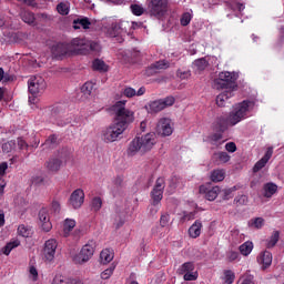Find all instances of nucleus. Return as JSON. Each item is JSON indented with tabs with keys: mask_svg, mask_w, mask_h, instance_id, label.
<instances>
[{
	"mask_svg": "<svg viewBox=\"0 0 284 284\" xmlns=\"http://www.w3.org/2000/svg\"><path fill=\"white\" fill-rule=\"evenodd\" d=\"M112 110L115 114V121L102 131V141L104 143H115L123 139V133L128 125L134 121V112L125 109V101H118Z\"/></svg>",
	"mask_w": 284,
	"mask_h": 284,
	"instance_id": "obj_1",
	"label": "nucleus"
},
{
	"mask_svg": "<svg viewBox=\"0 0 284 284\" xmlns=\"http://www.w3.org/2000/svg\"><path fill=\"white\" fill-rule=\"evenodd\" d=\"M254 108V102L244 100L241 103L234 105L232 112L227 116H220L217 123L222 130H225L230 126H234L237 123H241L243 119H247V113L250 109Z\"/></svg>",
	"mask_w": 284,
	"mask_h": 284,
	"instance_id": "obj_2",
	"label": "nucleus"
},
{
	"mask_svg": "<svg viewBox=\"0 0 284 284\" xmlns=\"http://www.w3.org/2000/svg\"><path fill=\"white\" fill-rule=\"evenodd\" d=\"M239 79V73L222 71L219 73L217 78L213 80L212 88L214 90H236V80Z\"/></svg>",
	"mask_w": 284,
	"mask_h": 284,
	"instance_id": "obj_3",
	"label": "nucleus"
},
{
	"mask_svg": "<svg viewBox=\"0 0 284 284\" xmlns=\"http://www.w3.org/2000/svg\"><path fill=\"white\" fill-rule=\"evenodd\" d=\"M138 22H128V21H120L119 23L114 21V19H109L108 22L103 27V32L108 37H119V34H123V32H128V28H132L136 30L139 28Z\"/></svg>",
	"mask_w": 284,
	"mask_h": 284,
	"instance_id": "obj_4",
	"label": "nucleus"
},
{
	"mask_svg": "<svg viewBox=\"0 0 284 284\" xmlns=\"http://www.w3.org/2000/svg\"><path fill=\"white\" fill-rule=\"evenodd\" d=\"M94 250H97V242L89 241L82 246L80 253L73 257L74 263L82 265V263H88L92 256H94Z\"/></svg>",
	"mask_w": 284,
	"mask_h": 284,
	"instance_id": "obj_5",
	"label": "nucleus"
},
{
	"mask_svg": "<svg viewBox=\"0 0 284 284\" xmlns=\"http://www.w3.org/2000/svg\"><path fill=\"white\" fill-rule=\"evenodd\" d=\"M28 88L30 94H42V92H45L48 84L45 83V79H43V77L33 75L28 81Z\"/></svg>",
	"mask_w": 284,
	"mask_h": 284,
	"instance_id": "obj_6",
	"label": "nucleus"
},
{
	"mask_svg": "<svg viewBox=\"0 0 284 284\" xmlns=\"http://www.w3.org/2000/svg\"><path fill=\"white\" fill-rule=\"evenodd\" d=\"M149 11L156 19L165 17V12H168V0H150Z\"/></svg>",
	"mask_w": 284,
	"mask_h": 284,
	"instance_id": "obj_7",
	"label": "nucleus"
},
{
	"mask_svg": "<svg viewBox=\"0 0 284 284\" xmlns=\"http://www.w3.org/2000/svg\"><path fill=\"white\" fill-rule=\"evenodd\" d=\"M155 132L160 136H172L174 132V122L169 118H161L158 121Z\"/></svg>",
	"mask_w": 284,
	"mask_h": 284,
	"instance_id": "obj_8",
	"label": "nucleus"
},
{
	"mask_svg": "<svg viewBox=\"0 0 284 284\" xmlns=\"http://www.w3.org/2000/svg\"><path fill=\"white\" fill-rule=\"evenodd\" d=\"M178 274L184 275V281H196L199 278V272L194 267V263L185 262L178 268Z\"/></svg>",
	"mask_w": 284,
	"mask_h": 284,
	"instance_id": "obj_9",
	"label": "nucleus"
},
{
	"mask_svg": "<svg viewBox=\"0 0 284 284\" xmlns=\"http://www.w3.org/2000/svg\"><path fill=\"white\" fill-rule=\"evenodd\" d=\"M57 247H59V243H57V240L50 239L45 241L44 247H43L44 261H48V263H52V261H54V256L57 254Z\"/></svg>",
	"mask_w": 284,
	"mask_h": 284,
	"instance_id": "obj_10",
	"label": "nucleus"
},
{
	"mask_svg": "<svg viewBox=\"0 0 284 284\" xmlns=\"http://www.w3.org/2000/svg\"><path fill=\"white\" fill-rule=\"evenodd\" d=\"M163 190H165V179L159 178L151 192L154 205H156V203H161V201L163 200Z\"/></svg>",
	"mask_w": 284,
	"mask_h": 284,
	"instance_id": "obj_11",
	"label": "nucleus"
},
{
	"mask_svg": "<svg viewBox=\"0 0 284 284\" xmlns=\"http://www.w3.org/2000/svg\"><path fill=\"white\" fill-rule=\"evenodd\" d=\"M85 201V193L81 189L74 190L69 199V205L73 207V210H79L83 205Z\"/></svg>",
	"mask_w": 284,
	"mask_h": 284,
	"instance_id": "obj_12",
	"label": "nucleus"
},
{
	"mask_svg": "<svg viewBox=\"0 0 284 284\" xmlns=\"http://www.w3.org/2000/svg\"><path fill=\"white\" fill-rule=\"evenodd\" d=\"M140 144L142 146V153L150 152L156 145V133H148L140 138Z\"/></svg>",
	"mask_w": 284,
	"mask_h": 284,
	"instance_id": "obj_13",
	"label": "nucleus"
},
{
	"mask_svg": "<svg viewBox=\"0 0 284 284\" xmlns=\"http://www.w3.org/2000/svg\"><path fill=\"white\" fill-rule=\"evenodd\" d=\"M200 192L201 194H205V199L207 201H216V197L219 196V194H221V187L219 186L207 187L205 185H201Z\"/></svg>",
	"mask_w": 284,
	"mask_h": 284,
	"instance_id": "obj_14",
	"label": "nucleus"
},
{
	"mask_svg": "<svg viewBox=\"0 0 284 284\" xmlns=\"http://www.w3.org/2000/svg\"><path fill=\"white\" fill-rule=\"evenodd\" d=\"M39 221L43 232H50V230H52V222H50V214H48V210H40Z\"/></svg>",
	"mask_w": 284,
	"mask_h": 284,
	"instance_id": "obj_15",
	"label": "nucleus"
},
{
	"mask_svg": "<svg viewBox=\"0 0 284 284\" xmlns=\"http://www.w3.org/2000/svg\"><path fill=\"white\" fill-rule=\"evenodd\" d=\"M51 52L55 59H59V57H65V54H70V44L68 43H58L52 47Z\"/></svg>",
	"mask_w": 284,
	"mask_h": 284,
	"instance_id": "obj_16",
	"label": "nucleus"
},
{
	"mask_svg": "<svg viewBox=\"0 0 284 284\" xmlns=\"http://www.w3.org/2000/svg\"><path fill=\"white\" fill-rule=\"evenodd\" d=\"M99 50H101V44H99V42L84 39V45L80 48L79 54H88V52H99Z\"/></svg>",
	"mask_w": 284,
	"mask_h": 284,
	"instance_id": "obj_17",
	"label": "nucleus"
},
{
	"mask_svg": "<svg viewBox=\"0 0 284 284\" xmlns=\"http://www.w3.org/2000/svg\"><path fill=\"white\" fill-rule=\"evenodd\" d=\"M272 154H273L272 149H268L264 154V156L255 163V165L253 166V172L254 173L261 172V170H263V168H265V165H267V163L272 159Z\"/></svg>",
	"mask_w": 284,
	"mask_h": 284,
	"instance_id": "obj_18",
	"label": "nucleus"
},
{
	"mask_svg": "<svg viewBox=\"0 0 284 284\" xmlns=\"http://www.w3.org/2000/svg\"><path fill=\"white\" fill-rule=\"evenodd\" d=\"M232 97H234V91L225 90L216 97V105H219V108H225V105H227V101H230Z\"/></svg>",
	"mask_w": 284,
	"mask_h": 284,
	"instance_id": "obj_19",
	"label": "nucleus"
},
{
	"mask_svg": "<svg viewBox=\"0 0 284 284\" xmlns=\"http://www.w3.org/2000/svg\"><path fill=\"white\" fill-rule=\"evenodd\" d=\"M203 230V222L201 220H196L190 227H189V236L191 239H199L201 236V231Z\"/></svg>",
	"mask_w": 284,
	"mask_h": 284,
	"instance_id": "obj_20",
	"label": "nucleus"
},
{
	"mask_svg": "<svg viewBox=\"0 0 284 284\" xmlns=\"http://www.w3.org/2000/svg\"><path fill=\"white\" fill-rule=\"evenodd\" d=\"M257 263L262 265V268L267 270L270 265H272V253L268 251H264L257 256Z\"/></svg>",
	"mask_w": 284,
	"mask_h": 284,
	"instance_id": "obj_21",
	"label": "nucleus"
},
{
	"mask_svg": "<svg viewBox=\"0 0 284 284\" xmlns=\"http://www.w3.org/2000/svg\"><path fill=\"white\" fill-rule=\"evenodd\" d=\"M61 165H63V162L59 158H51L45 163V168L49 172H59Z\"/></svg>",
	"mask_w": 284,
	"mask_h": 284,
	"instance_id": "obj_22",
	"label": "nucleus"
},
{
	"mask_svg": "<svg viewBox=\"0 0 284 284\" xmlns=\"http://www.w3.org/2000/svg\"><path fill=\"white\" fill-rule=\"evenodd\" d=\"M168 68H170V63L161 60L151 64L146 72L148 74H156V72H159L160 70H168Z\"/></svg>",
	"mask_w": 284,
	"mask_h": 284,
	"instance_id": "obj_23",
	"label": "nucleus"
},
{
	"mask_svg": "<svg viewBox=\"0 0 284 284\" xmlns=\"http://www.w3.org/2000/svg\"><path fill=\"white\" fill-rule=\"evenodd\" d=\"M138 152H143V148L141 146V138L133 139L128 148V154H130V156H134V154Z\"/></svg>",
	"mask_w": 284,
	"mask_h": 284,
	"instance_id": "obj_24",
	"label": "nucleus"
},
{
	"mask_svg": "<svg viewBox=\"0 0 284 284\" xmlns=\"http://www.w3.org/2000/svg\"><path fill=\"white\" fill-rule=\"evenodd\" d=\"M146 110L150 114H156L158 112L165 110V106L162 100H155L149 103V105L146 106Z\"/></svg>",
	"mask_w": 284,
	"mask_h": 284,
	"instance_id": "obj_25",
	"label": "nucleus"
},
{
	"mask_svg": "<svg viewBox=\"0 0 284 284\" xmlns=\"http://www.w3.org/2000/svg\"><path fill=\"white\" fill-rule=\"evenodd\" d=\"M207 143L210 145H214L215 148H219L225 143V140H223V134L221 133H213L207 136Z\"/></svg>",
	"mask_w": 284,
	"mask_h": 284,
	"instance_id": "obj_26",
	"label": "nucleus"
},
{
	"mask_svg": "<svg viewBox=\"0 0 284 284\" xmlns=\"http://www.w3.org/2000/svg\"><path fill=\"white\" fill-rule=\"evenodd\" d=\"M20 17L24 23H28V26H37V18L31 11L23 10L20 12Z\"/></svg>",
	"mask_w": 284,
	"mask_h": 284,
	"instance_id": "obj_27",
	"label": "nucleus"
},
{
	"mask_svg": "<svg viewBox=\"0 0 284 284\" xmlns=\"http://www.w3.org/2000/svg\"><path fill=\"white\" fill-rule=\"evenodd\" d=\"M90 26H92V22H90V19L88 18H80L73 21V28L74 30H90Z\"/></svg>",
	"mask_w": 284,
	"mask_h": 284,
	"instance_id": "obj_28",
	"label": "nucleus"
},
{
	"mask_svg": "<svg viewBox=\"0 0 284 284\" xmlns=\"http://www.w3.org/2000/svg\"><path fill=\"white\" fill-rule=\"evenodd\" d=\"M82 45H85L84 44V39H81V38H75L71 41V43L69 44V49H70V52L74 53V54H79V52L81 51V48Z\"/></svg>",
	"mask_w": 284,
	"mask_h": 284,
	"instance_id": "obj_29",
	"label": "nucleus"
},
{
	"mask_svg": "<svg viewBox=\"0 0 284 284\" xmlns=\"http://www.w3.org/2000/svg\"><path fill=\"white\" fill-rule=\"evenodd\" d=\"M82 45H85L84 44V39H81V38H75L71 41V43L69 44V49H70V52L74 53V54H79V52L81 51V48Z\"/></svg>",
	"mask_w": 284,
	"mask_h": 284,
	"instance_id": "obj_30",
	"label": "nucleus"
},
{
	"mask_svg": "<svg viewBox=\"0 0 284 284\" xmlns=\"http://www.w3.org/2000/svg\"><path fill=\"white\" fill-rule=\"evenodd\" d=\"M263 190L265 199H272L275 192L278 191V186L275 183L268 182L264 184Z\"/></svg>",
	"mask_w": 284,
	"mask_h": 284,
	"instance_id": "obj_31",
	"label": "nucleus"
},
{
	"mask_svg": "<svg viewBox=\"0 0 284 284\" xmlns=\"http://www.w3.org/2000/svg\"><path fill=\"white\" fill-rule=\"evenodd\" d=\"M113 260H114V252L112 250L104 248L100 253V261L103 265H108V263H111V261Z\"/></svg>",
	"mask_w": 284,
	"mask_h": 284,
	"instance_id": "obj_32",
	"label": "nucleus"
},
{
	"mask_svg": "<svg viewBox=\"0 0 284 284\" xmlns=\"http://www.w3.org/2000/svg\"><path fill=\"white\" fill-rule=\"evenodd\" d=\"M77 227L74 219H65L63 222V236H70V232Z\"/></svg>",
	"mask_w": 284,
	"mask_h": 284,
	"instance_id": "obj_33",
	"label": "nucleus"
},
{
	"mask_svg": "<svg viewBox=\"0 0 284 284\" xmlns=\"http://www.w3.org/2000/svg\"><path fill=\"white\" fill-rule=\"evenodd\" d=\"M278 239H281V233L278 231H274L272 235L265 241V246L267 250H272L278 243Z\"/></svg>",
	"mask_w": 284,
	"mask_h": 284,
	"instance_id": "obj_34",
	"label": "nucleus"
},
{
	"mask_svg": "<svg viewBox=\"0 0 284 284\" xmlns=\"http://www.w3.org/2000/svg\"><path fill=\"white\" fill-rule=\"evenodd\" d=\"M230 159L231 156L227 152H216L213 154V161L217 163V165H221V163H227Z\"/></svg>",
	"mask_w": 284,
	"mask_h": 284,
	"instance_id": "obj_35",
	"label": "nucleus"
},
{
	"mask_svg": "<svg viewBox=\"0 0 284 284\" xmlns=\"http://www.w3.org/2000/svg\"><path fill=\"white\" fill-rule=\"evenodd\" d=\"M252 250H254V243L251 241H246L240 245V253L242 256H250V254H252Z\"/></svg>",
	"mask_w": 284,
	"mask_h": 284,
	"instance_id": "obj_36",
	"label": "nucleus"
},
{
	"mask_svg": "<svg viewBox=\"0 0 284 284\" xmlns=\"http://www.w3.org/2000/svg\"><path fill=\"white\" fill-rule=\"evenodd\" d=\"M224 180H225L224 170L217 169L211 173V181H213V183H221V181H224Z\"/></svg>",
	"mask_w": 284,
	"mask_h": 284,
	"instance_id": "obj_37",
	"label": "nucleus"
},
{
	"mask_svg": "<svg viewBox=\"0 0 284 284\" xmlns=\"http://www.w3.org/2000/svg\"><path fill=\"white\" fill-rule=\"evenodd\" d=\"M19 245H21V242L19 240H14L12 242H9L3 248H2V254H6V256L10 255V253L12 252V250H14V247H19Z\"/></svg>",
	"mask_w": 284,
	"mask_h": 284,
	"instance_id": "obj_38",
	"label": "nucleus"
},
{
	"mask_svg": "<svg viewBox=\"0 0 284 284\" xmlns=\"http://www.w3.org/2000/svg\"><path fill=\"white\" fill-rule=\"evenodd\" d=\"M90 207L92 212H99L103 207V200L99 196L93 197L90 202Z\"/></svg>",
	"mask_w": 284,
	"mask_h": 284,
	"instance_id": "obj_39",
	"label": "nucleus"
},
{
	"mask_svg": "<svg viewBox=\"0 0 284 284\" xmlns=\"http://www.w3.org/2000/svg\"><path fill=\"white\" fill-rule=\"evenodd\" d=\"M250 227H254V230H261L265 225V219L255 217L248 222Z\"/></svg>",
	"mask_w": 284,
	"mask_h": 284,
	"instance_id": "obj_40",
	"label": "nucleus"
},
{
	"mask_svg": "<svg viewBox=\"0 0 284 284\" xmlns=\"http://www.w3.org/2000/svg\"><path fill=\"white\" fill-rule=\"evenodd\" d=\"M93 70L99 72H108V64L103 60L95 59L92 64Z\"/></svg>",
	"mask_w": 284,
	"mask_h": 284,
	"instance_id": "obj_41",
	"label": "nucleus"
},
{
	"mask_svg": "<svg viewBox=\"0 0 284 284\" xmlns=\"http://www.w3.org/2000/svg\"><path fill=\"white\" fill-rule=\"evenodd\" d=\"M18 234H19V236H22L23 239H29V236L32 235V230H30V227L21 224L18 226Z\"/></svg>",
	"mask_w": 284,
	"mask_h": 284,
	"instance_id": "obj_42",
	"label": "nucleus"
},
{
	"mask_svg": "<svg viewBox=\"0 0 284 284\" xmlns=\"http://www.w3.org/2000/svg\"><path fill=\"white\" fill-rule=\"evenodd\" d=\"M57 11L59 14H62V17H65L67 14H70V4L68 2H60L57 6Z\"/></svg>",
	"mask_w": 284,
	"mask_h": 284,
	"instance_id": "obj_43",
	"label": "nucleus"
},
{
	"mask_svg": "<svg viewBox=\"0 0 284 284\" xmlns=\"http://www.w3.org/2000/svg\"><path fill=\"white\" fill-rule=\"evenodd\" d=\"M234 278H236V275L232 271H224L223 281L224 284H232L234 283Z\"/></svg>",
	"mask_w": 284,
	"mask_h": 284,
	"instance_id": "obj_44",
	"label": "nucleus"
},
{
	"mask_svg": "<svg viewBox=\"0 0 284 284\" xmlns=\"http://www.w3.org/2000/svg\"><path fill=\"white\" fill-rule=\"evenodd\" d=\"M94 90V84L92 82H87L82 85L81 88V92L85 95V97H90V94H92V91Z\"/></svg>",
	"mask_w": 284,
	"mask_h": 284,
	"instance_id": "obj_45",
	"label": "nucleus"
},
{
	"mask_svg": "<svg viewBox=\"0 0 284 284\" xmlns=\"http://www.w3.org/2000/svg\"><path fill=\"white\" fill-rule=\"evenodd\" d=\"M193 65L196 70L203 71L205 70V68H207V60H205L204 58L195 60Z\"/></svg>",
	"mask_w": 284,
	"mask_h": 284,
	"instance_id": "obj_46",
	"label": "nucleus"
},
{
	"mask_svg": "<svg viewBox=\"0 0 284 284\" xmlns=\"http://www.w3.org/2000/svg\"><path fill=\"white\" fill-rule=\"evenodd\" d=\"M196 217V211L193 212H183V215L181 217L182 223H185L187 221H194Z\"/></svg>",
	"mask_w": 284,
	"mask_h": 284,
	"instance_id": "obj_47",
	"label": "nucleus"
},
{
	"mask_svg": "<svg viewBox=\"0 0 284 284\" xmlns=\"http://www.w3.org/2000/svg\"><path fill=\"white\" fill-rule=\"evenodd\" d=\"M192 21V13L190 12H185L182 14L181 19H180V23L181 26H190V22Z\"/></svg>",
	"mask_w": 284,
	"mask_h": 284,
	"instance_id": "obj_48",
	"label": "nucleus"
},
{
	"mask_svg": "<svg viewBox=\"0 0 284 284\" xmlns=\"http://www.w3.org/2000/svg\"><path fill=\"white\" fill-rule=\"evenodd\" d=\"M131 12H133L135 17H141V14L145 12V9H143L141 4H131Z\"/></svg>",
	"mask_w": 284,
	"mask_h": 284,
	"instance_id": "obj_49",
	"label": "nucleus"
},
{
	"mask_svg": "<svg viewBox=\"0 0 284 284\" xmlns=\"http://www.w3.org/2000/svg\"><path fill=\"white\" fill-rule=\"evenodd\" d=\"M53 284H72V281H70V278H67L62 275H58L53 280Z\"/></svg>",
	"mask_w": 284,
	"mask_h": 284,
	"instance_id": "obj_50",
	"label": "nucleus"
},
{
	"mask_svg": "<svg viewBox=\"0 0 284 284\" xmlns=\"http://www.w3.org/2000/svg\"><path fill=\"white\" fill-rule=\"evenodd\" d=\"M123 94L128 99H132V97H136V90H134L132 87H126L123 89Z\"/></svg>",
	"mask_w": 284,
	"mask_h": 284,
	"instance_id": "obj_51",
	"label": "nucleus"
},
{
	"mask_svg": "<svg viewBox=\"0 0 284 284\" xmlns=\"http://www.w3.org/2000/svg\"><path fill=\"white\" fill-rule=\"evenodd\" d=\"M45 148H54V145H57V135H50L44 144Z\"/></svg>",
	"mask_w": 284,
	"mask_h": 284,
	"instance_id": "obj_52",
	"label": "nucleus"
},
{
	"mask_svg": "<svg viewBox=\"0 0 284 284\" xmlns=\"http://www.w3.org/2000/svg\"><path fill=\"white\" fill-rule=\"evenodd\" d=\"M112 274H114V266H110L109 268L104 270L101 273V278H103L104 281H108V278H110Z\"/></svg>",
	"mask_w": 284,
	"mask_h": 284,
	"instance_id": "obj_53",
	"label": "nucleus"
},
{
	"mask_svg": "<svg viewBox=\"0 0 284 284\" xmlns=\"http://www.w3.org/2000/svg\"><path fill=\"white\" fill-rule=\"evenodd\" d=\"M239 284H254V277L252 275H243L239 280Z\"/></svg>",
	"mask_w": 284,
	"mask_h": 284,
	"instance_id": "obj_54",
	"label": "nucleus"
},
{
	"mask_svg": "<svg viewBox=\"0 0 284 284\" xmlns=\"http://www.w3.org/2000/svg\"><path fill=\"white\" fill-rule=\"evenodd\" d=\"M29 276L31 281H37V278H39V271H37V267L34 266L29 267Z\"/></svg>",
	"mask_w": 284,
	"mask_h": 284,
	"instance_id": "obj_55",
	"label": "nucleus"
},
{
	"mask_svg": "<svg viewBox=\"0 0 284 284\" xmlns=\"http://www.w3.org/2000/svg\"><path fill=\"white\" fill-rule=\"evenodd\" d=\"M169 224H170V214H163L160 219L161 227H168Z\"/></svg>",
	"mask_w": 284,
	"mask_h": 284,
	"instance_id": "obj_56",
	"label": "nucleus"
},
{
	"mask_svg": "<svg viewBox=\"0 0 284 284\" xmlns=\"http://www.w3.org/2000/svg\"><path fill=\"white\" fill-rule=\"evenodd\" d=\"M165 108H170L171 105H174V97H168L163 100H161Z\"/></svg>",
	"mask_w": 284,
	"mask_h": 284,
	"instance_id": "obj_57",
	"label": "nucleus"
},
{
	"mask_svg": "<svg viewBox=\"0 0 284 284\" xmlns=\"http://www.w3.org/2000/svg\"><path fill=\"white\" fill-rule=\"evenodd\" d=\"M178 77L179 79L185 80V79H190V77H192V73L190 71H178Z\"/></svg>",
	"mask_w": 284,
	"mask_h": 284,
	"instance_id": "obj_58",
	"label": "nucleus"
},
{
	"mask_svg": "<svg viewBox=\"0 0 284 284\" xmlns=\"http://www.w3.org/2000/svg\"><path fill=\"white\" fill-rule=\"evenodd\" d=\"M51 210L55 214H59L61 212V204L58 201H53L52 204H51Z\"/></svg>",
	"mask_w": 284,
	"mask_h": 284,
	"instance_id": "obj_59",
	"label": "nucleus"
},
{
	"mask_svg": "<svg viewBox=\"0 0 284 284\" xmlns=\"http://www.w3.org/2000/svg\"><path fill=\"white\" fill-rule=\"evenodd\" d=\"M225 150L226 152H234L236 150V143L234 142H229L225 144Z\"/></svg>",
	"mask_w": 284,
	"mask_h": 284,
	"instance_id": "obj_60",
	"label": "nucleus"
},
{
	"mask_svg": "<svg viewBox=\"0 0 284 284\" xmlns=\"http://www.w3.org/2000/svg\"><path fill=\"white\" fill-rule=\"evenodd\" d=\"M18 146L20 150H28V142L26 140L19 138L18 139Z\"/></svg>",
	"mask_w": 284,
	"mask_h": 284,
	"instance_id": "obj_61",
	"label": "nucleus"
},
{
	"mask_svg": "<svg viewBox=\"0 0 284 284\" xmlns=\"http://www.w3.org/2000/svg\"><path fill=\"white\" fill-rule=\"evenodd\" d=\"M234 191V189H225L222 191L223 194V199H231L232 197V192Z\"/></svg>",
	"mask_w": 284,
	"mask_h": 284,
	"instance_id": "obj_62",
	"label": "nucleus"
},
{
	"mask_svg": "<svg viewBox=\"0 0 284 284\" xmlns=\"http://www.w3.org/2000/svg\"><path fill=\"white\" fill-rule=\"evenodd\" d=\"M6 170H8V162H2L0 164V176H3L6 174Z\"/></svg>",
	"mask_w": 284,
	"mask_h": 284,
	"instance_id": "obj_63",
	"label": "nucleus"
},
{
	"mask_svg": "<svg viewBox=\"0 0 284 284\" xmlns=\"http://www.w3.org/2000/svg\"><path fill=\"white\" fill-rule=\"evenodd\" d=\"M239 258V252H230L229 261H236Z\"/></svg>",
	"mask_w": 284,
	"mask_h": 284,
	"instance_id": "obj_64",
	"label": "nucleus"
}]
</instances>
